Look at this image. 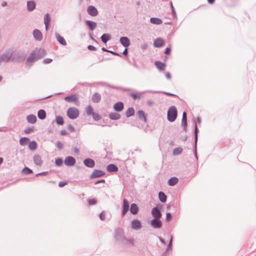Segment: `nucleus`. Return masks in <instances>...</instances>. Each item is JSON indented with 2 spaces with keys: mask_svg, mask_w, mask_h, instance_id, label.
I'll return each mask as SVG.
<instances>
[{
  "mask_svg": "<svg viewBox=\"0 0 256 256\" xmlns=\"http://www.w3.org/2000/svg\"><path fill=\"white\" fill-rule=\"evenodd\" d=\"M46 54V50L44 48H36L32 51L30 56L26 58V64L32 66V64L38 60L42 58Z\"/></svg>",
  "mask_w": 256,
  "mask_h": 256,
  "instance_id": "nucleus-1",
  "label": "nucleus"
},
{
  "mask_svg": "<svg viewBox=\"0 0 256 256\" xmlns=\"http://www.w3.org/2000/svg\"><path fill=\"white\" fill-rule=\"evenodd\" d=\"M115 238L118 241L123 244H132L130 240H128L124 235L123 230L120 228L115 231Z\"/></svg>",
  "mask_w": 256,
  "mask_h": 256,
  "instance_id": "nucleus-2",
  "label": "nucleus"
},
{
  "mask_svg": "<svg viewBox=\"0 0 256 256\" xmlns=\"http://www.w3.org/2000/svg\"><path fill=\"white\" fill-rule=\"evenodd\" d=\"M178 116V111L174 106H171L168 110L167 114L168 120L170 122H174Z\"/></svg>",
  "mask_w": 256,
  "mask_h": 256,
  "instance_id": "nucleus-3",
  "label": "nucleus"
},
{
  "mask_svg": "<svg viewBox=\"0 0 256 256\" xmlns=\"http://www.w3.org/2000/svg\"><path fill=\"white\" fill-rule=\"evenodd\" d=\"M78 110L74 107H70L67 110L68 116L72 120L76 118L79 116Z\"/></svg>",
  "mask_w": 256,
  "mask_h": 256,
  "instance_id": "nucleus-4",
  "label": "nucleus"
},
{
  "mask_svg": "<svg viewBox=\"0 0 256 256\" xmlns=\"http://www.w3.org/2000/svg\"><path fill=\"white\" fill-rule=\"evenodd\" d=\"M25 59V56L22 52H18L14 55H12V61L14 62H23Z\"/></svg>",
  "mask_w": 256,
  "mask_h": 256,
  "instance_id": "nucleus-5",
  "label": "nucleus"
},
{
  "mask_svg": "<svg viewBox=\"0 0 256 256\" xmlns=\"http://www.w3.org/2000/svg\"><path fill=\"white\" fill-rule=\"evenodd\" d=\"M198 129L196 124V122H194V155L196 158L198 159V156L196 154V146H197V142L198 139Z\"/></svg>",
  "mask_w": 256,
  "mask_h": 256,
  "instance_id": "nucleus-6",
  "label": "nucleus"
},
{
  "mask_svg": "<svg viewBox=\"0 0 256 256\" xmlns=\"http://www.w3.org/2000/svg\"><path fill=\"white\" fill-rule=\"evenodd\" d=\"M105 174V172L100 170H94L90 176V179L98 178Z\"/></svg>",
  "mask_w": 256,
  "mask_h": 256,
  "instance_id": "nucleus-7",
  "label": "nucleus"
},
{
  "mask_svg": "<svg viewBox=\"0 0 256 256\" xmlns=\"http://www.w3.org/2000/svg\"><path fill=\"white\" fill-rule=\"evenodd\" d=\"M88 14L92 16H96L98 14L97 8L94 6H89L87 8Z\"/></svg>",
  "mask_w": 256,
  "mask_h": 256,
  "instance_id": "nucleus-8",
  "label": "nucleus"
},
{
  "mask_svg": "<svg viewBox=\"0 0 256 256\" xmlns=\"http://www.w3.org/2000/svg\"><path fill=\"white\" fill-rule=\"evenodd\" d=\"M76 162V159L72 156H68L64 160V164L68 166H73Z\"/></svg>",
  "mask_w": 256,
  "mask_h": 256,
  "instance_id": "nucleus-9",
  "label": "nucleus"
},
{
  "mask_svg": "<svg viewBox=\"0 0 256 256\" xmlns=\"http://www.w3.org/2000/svg\"><path fill=\"white\" fill-rule=\"evenodd\" d=\"M131 227L134 230H139L142 228V224L138 219H134L131 222Z\"/></svg>",
  "mask_w": 256,
  "mask_h": 256,
  "instance_id": "nucleus-10",
  "label": "nucleus"
},
{
  "mask_svg": "<svg viewBox=\"0 0 256 256\" xmlns=\"http://www.w3.org/2000/svg\"><path fill=\"white\" fill-rule=\"evenodd\" d=\"M129 210V204L128 201L126 199H124L123 204L122 207V216H124L126 215Z\"/></svg>",
  "mask_w": 256,
  "mask_h": 256,
  "instance_id": "nucleus-11",
  "label": "nucleus"
},
{
  "mask_svg": "<svg viewBox=\"0 0 256 256\" xmlns=\"http://www.w3.org/2000/svg\"><path fill=\"white\" fill-rule=\"evenodd\" d=\"M84 165L90 168H92L95 166V162L94 160L90 158H86L83 161Z\"/></svg>",
  "mask_w": 256,
  "mask_h": 256,
  "instance_id": "nucleus-12",
  "label": "nucleus"
},
{
  "mask_svg": "<svg viewBox=\"0 0 256 256\" xmlns=\"http://www.w3.org/2000/svg\"><path fill=\"white\" fill-rule=\"evenodd\" d=\"M152 214L154 218L160 219L162 217L161 212L157 207H154L152 209Z\"/></svg>",
  "mask_w": 256,
  "mask_h": 256,
  "instance_id": "nucleus-13",
  "label": "nucleus"
},
{
  "mask_svg": "<svg viewBox=\"0 0 256 256\" xmlns=\"http://www.w3.org/2000/svg\"><path fill=\"white\" fill-rule=\"evenodd\" d=\"M151 226L154 228H159L162 227V224L160 219L153 218L151 220Z\"/></svg>",
  "mask_w": 256,
  "mask_h": 256,
  "instance_id": "nucleus-14",
  "label": "nucleus"
},
{
  "mask_svg": "<svg viewBox=\"0 0 256 256\" xmlns=\"http://www.w3.org/2000/svg\"><path fill=\"white\" fill-rule=\"evenodd\" d=\"M120 44L125 48H128L130 45V39L126 36H122L120 38Z\"/></svg>",
  "mask_w": 256,
  "mask_h": 256,
  "instance_id": "nucleus-15",
  "label": "nucleus"
},
{
  "mask_svg": "<svg viewBox=\"0 0 256 256\" xmlns=\"http://www.w3.org/2000/svg\"><path fill=\"white\" fill-rule=\"evenodd\" d=\"M33 36L34 38L38 41H40L42 38V34L41 32L37 29H35L33 31Z\"/></svg>",
  "mask_w": 256,
  "mask_h": 256,
  "instance_id": "nucleus-16",
  "label": "nucleus"
},
{
  "mask_svg": "<svg viewBox=\"0 0 256 256\" xmlns=\"http://www.w3.org/2000/svg\"><path fill=\"white\" fill-rule=\"evenodd\" d=\"M1 60L3 62H8L10 60H12V54L10 52H7L2 54L1 56Z\"/></svg>",
  "mask_w": 256,
  "mask_h": 256,
  "instance_id": "nucleus-17",
  "label": "nucleus"
},
{
  "mask_svg": "<svg viewBox=\"0 0 256 256\" xmlns=\"http://www.w3.org/2000/svg\"><path fill=\"white\" fill-rule=\"evenodd\" d=\"M86 24L88 27V29L90 30H94L96 28V23L90 20H86Z\"/></svg>",
  "mask_w": 256,
  "mask_h": 256,
  "instance_id": "nucleus-18",
  "label": "nucleus"
},
{
  "mask_svg": "<svg viewBox=\"0 0 256 256\" xmlns=\"http://www.w3.org/2000/svg\"><path fill=\"white\" fill-rule=\"evenodd\" d=\"M182 126L183 127L184 131L186 132L187 126V115L186 112H184L182 113Z\"/></svg>",
  "mask_w": 256,
  "mask_h": 256,
  "instance_id": "nucleus-19",
  "label": "nucleus"
},
{
  "mask_svg": "<svg viewBox=\"0 0 256 256\" xmlns=\"http://www.w3.org/2000/svg\"><path fill=\"white\" fill-rule=\"evenodd\" d=\"M78 97L76 94H72L64 98V100L68 102H74L78 100Z\"/></svg>",
  "mask_w": 256,
  "mask_h": 256,
  "instance_id": "nucleus-20",
  "label": "nucleus"
},
{
  "mask_svg": "<svg viewBox=\"0 0 256 256\" xmlns=\"http://www.w3.org/2000/svg\"><path fill=\"white\" fill-rule=\"evenodd\" d=\"M124 106L122 102H116L114 106V108L115 111L120 112L124 109Z\"/></svg>",
  "mask_w": 256,
  "mask_h": 256,
  "instance_id": "nucleus-21",
  "label": "nucleus"
},
{
  "mask_svg": "<svg viewBox=\"0 0 256 256\" xmlns=\"http://www.w3.org/2000/svg\"><path fill=\"white\" fill-rule=\"evenodd\" d=\"M50 20L51 18L50 14L48 13L46 14L44 16V23L46 30L48 29Z\"/></svg>",
  "mask_w": 256,
  "mask_h": 256,
  "instance_id": "nucleus-22",
  "label": "nucleus"
},
{
  "mask_svg": "<svg viewBox=\"0 0 256 256\" xmlns=\"http://www.w3.org/2000/svg\"><path fill=\"white\" fill-rule=\"evenodd\" d=\"M101 100V96L100 94L96 92H94L92 97V101L94 103H98L100 102Z\"/></svg>",
  "mask_w": 256,
  "mask_h": 256,
  "instance_id": "nucleus-23",
  "label": "nucleus"
},
{
  "mask_svg": "<svg viewBox=\"0 0 256 256\" xmlns=\"http://www.w3.org/2000/svg\"><path fill=\"white\" fill-rule=\"evenodd\" d=\"M33 160L34 164L38 166H41L42 164V161L39 154H35L33 157Z\"/></svg>",
  "mask_w": 256,
  "mask_h": 256,
  "instance_id": "nucleus-24",
  "label": "nucleus"
},
{
  "mask_svg": "<svg viewBox=\"0 0 256 256\" xmlns=\"http://www.w3.org/2000/svg\"><path fill=\"white\" fill-rule=\"evenodd\" d=\"M164 44V41L160 38H157L154 42V45L156 48H160Z\"/></svg>",
  "mask_w": 256,
  "mask_h": 256,
  "instance_id": "nucleus-25",
  "label": "nucleus"
},
{
  "mask_svg": "<svg viewBox=\"0 0 256 256\" xmlns=\"http://www.w3.org/2000/svg\"><path fill=\"white\" fill-rule=\"evenodd\" d=\"M118 170V166L114 164H110L106 167V170L108 172H116Z\"/></svg>",
  "mask_w": 256,
  "mask_h": 256,
  "instance_id": "nucleus-26",
  "label": "nucleus"
},
{
  "mask_svg": "<svg viewBox=\"0 0 256 256\" xmlns=\"http://www.w3.org/2000/svg\"><path fill=\"white\" fill-rule=\"evenodd\" d=\"M36 8V3L34 1H28L27 2V10L29 12H32Z\"/></svg>",
  "mask_w": 256,
  "mask_h": 256,
  "instance_id": "nucleus-27",
  "label": "nucleus"
},
{
  "mask_svg": "<svg viewBox=\"0 0 256 256\" xmlns=\"http://www.w3.org/2000/svg\"><path fill=\"white\" fill-rule=\"evenodd\" d=\"M138 114L140 120L144 121L145 122H146V114L142 110H139L138 112Z\"/></svg>",
  "mask_w": 256,
  "mask_h": 256,
  "instance_id": "nucleus-28",
  "label": "nucleus"
},
{
  "mask_svg": "<svg viewBox=\"0 0 256 256\" xmlns=\"http://www.w3.org/2000/svg\"><path fill=\"white\" fill-rule=\"evenodd\" d=\"M56 37L57 40L60 42V44L63 46L66 45V42L64 38L62 36H60L58 33H56Z\"/></svg>",
  "mask_w": 256,
  "mask_h": 256,
  "instance_id": "nucleus-29",
  "label": "nucleus"
},
{
  "mask_svg": "<svg viewBox=\"0 0 256 256\" xmlns=\"http://www.w3.org/2000/svg\"><path fill=\"white\" fill-rule=\"evenodd\" d=\"M46 112L44 110H40L38 112V116L39 119L43 120L46 118Z\"/></svg>",
  "mask_w": 256,
  "mask_h": 256,
  "instance_id": "nucleus-30",
  "label": "nucleus"
},
{
  "mask_svg": "<svg viewBox=\"0 0 256 256\" xmlns=\"http://www.w3.org/2000/svg\"><path fill=\"white\" fill-rule=\"evenodd\" d=\"M27 121L30 124H34L36 122L37 118L35 115L30 114L26 117Z\"/></svg>",
  "mask_w": 256,
  "mask_h": 256,
  "instance_id": "nucleus-31",
  "label": "nucleus"
},
{
  "mask_svg": "<svg viewBox=\"0 0 256 256\" xmlns=\"http://www.w3.org/2000/svg\"><path fill=\"white\" fill-rule=\"evenodd\" d=\"M138 208L136 204L133 203L131 204L130 208V211L132 214H136L138 213Z\"/></svg>",
  "mask_w": 256,
  "mask_h": 256,
  "instance_id": "nucleus-32",
  "label": "nucleus"
},
{
  "mask_svg": "<svg viewBox=\"0 0 256 256\" xmlns=\"http://www.w3.org/2000/svg\"><path fill=\"white\" fill-rule=\"evenodd\" d=\"M158 196L159 200L162 202L164 203L166 202L167 196L164 192H160Z\"/></svg>",
  "mask_w": 256,
  "mask_h": 256,
  "instance_id": "nucleus-33",
  "label": "nucleus"
},
{
  "mask_svg": "<svg viewBox=\"0 0 256 256\" xmlns=\"http://www.w3.org/2000/svg\"><path fill=\"white\" fill-rule=\"evenodd\" d=\"M178 182V179L176 177H172L168 180V184L170 186L176 185Z\"/></svg>",
  "mask_w": 256,
  "mask_h": 256,
  "instance_id": "nucleus-34",
  "label": "nucleus"
},
{
  "mask_svg": "<svg viewBox=\"0 0 256 256\" xmlns=\"http://www.w3.org/2000/svg\"><path fill=\"white\" fill-rule=\"evenodd\" d=\"M109 118L112 120H118L120 118V115L116 112H111L109 114Z\"/></svg>",
  "mask_w": 256,
  "mask_h": 256,
  "instance_id": "nucleus-35",
  "label": "nucleus"
},
{
  "mask_svg": "<svg viewBox=\"0 0 256 256\" xmlns=\"http://www.w3.org/2000/svg\"><path fill=\"white\" fill-rule=\"evenodd\" d=\"M102 41L106 44L111 38L110 36L108 34H104L101 36Z\"/></svg>",
  "mask_w": 256,
  "mask_h": 256,
  "instance_id": "nucleus-36",
  "label": "nucleus"
},
{
  "mask_svg": "<svg viewBox=\"0 0 256 256\" xmlns=\"http://www.w3.org/2000/svg\"><path fill=\"white\" fill-rule=\"evenodd\" d=\"M150 22L152 24H155L157 25L160 24L162 22V20L161 19L157 18H150Z\"/></svg>",
  "mask_w": 256,
  "mask_h": 256,
  "instance_id": "nucleus-37",
  "label": "nucleus"
},
{
  "mask_svg": "<svg viewBox=\"0 0 256 256\" xmlns=\"http://www.w3.org/2000/svg\"><path fill=\"white\" fill-rule=\"evenodd\" d=\"M134 114V108L132 107L128 108L126 112V116L127 118L132 116Z\"/></svg>",
  "mask_w": 256,
  "mask_h": 256,
  "instance_id": "nucleus-38",
  "label": "nucleus"
},
{
  "mask_svg": "<svg viewBox=\"0 0 256 256\" xmlns=\"http://www.w3.org/2000/svg\"><path fill=\"white\" fill-rule=\"evenodd\" d=\"M155 65L160 70H164L166 67V64L164 62H162L159 61H156L155 62Z\"/></svg>",
  "mask_w": 256,
  "mask_h": 256,
  "instance_id": "nucleus-39",
  "label": "nucleus"
},
{
  "mask_svg": "<svg viewBox=\"0 0 256 256\" xmlns=\"http://www.w3.org/2000/svg\"><path fill=\"white\" fill-rule=\"evenodd\" d=\"M38 147V144L35 140L30 142L28 144V148L31 150H35Z\"/></svg>",
  "mask_w": 256,
  "mask_h": 256,
  "instance_id": "nucleus-40",
  "label": "nucleus"
},
{
  "mask_svg": "<svg viewBox=\"0 0 256 256\" xmlns=\"http://www.w3.org/2000/svg\"><path fill=\"white\" fill-rule=\"evenodd\" d=\"M55 120L58 125L62 126L64 122L63 118L60 116H56Z\"/></svg>",
  "mask_w": 256,
  "mask_h": 256,
  "instance_id": "nucleus-41",
  "label": "nucleus"
},
{
  "mask_svg": "<svg viewBox=\"0 0 256 256\" xmlns=\"http://www.w3.org/2000/svg\"><path fill=\"white\" fill-rule=\"evenodd\" d=\"M30 141V139L26 137H22L20 140V144L21 146H25Z\"/></svg>",
  "mask_w": 256,
  "mask_h": 256,
  "instance_id": "nucleus-42",
  "label": "nucleus"
},
{
  "mask_svg": "<svg viewBox=\"0 0 256 256\" xmlns=\"http://www.w3.org/2000/svg\"><path fill=\"white\" fill-rule=\"evenodd\" d=\"M182 152V148L180 147L176 148L173 150V154L174 156L180 154Z\"/></svg>",
  "mask_w": 256,
  "mask_h": 256,
  "instance_id": "nucleus-43",
  "label": "nucleus"
},
{
  "mask_svg": "<svg viewBox=\"0 0 256 256\" xmlns=\"http://www.w3.org/2000/svg\"><path fill=\"white\" fill-rule=\"evenodd\" d=\"M22 172L24 174L28 175L32 174L33 172L32 170L26 166L22 169Z\"/></svg>",
  "mask_w": 256,
  "mask_h": 256,
  "instance_id": "nucleus-44",
  "label": "nucleus"
},
{
  "mask_svg": "<svg viewBox=\"0 0 256 256\" xmlns=\"http://www.w3.org/2000/svg\"><path fill=\"white\" fill-rule=\"evenodd\" d=\"M86 112L88 115L91 116L93 114L94 110L91 106H88L86 108Z\"/></svg>",
  "mask_w": 256,
  "mask_h": 256,
  "instance_id": "nucleus-45",
  "label": "nucleus"
},
{
  "mask_svg": "<svg viewBox=\"0 0 256 256\" xmlns=\"http://www.w3.org/2000/svg\"><path fill=\"white\" fill-rule=\"evenodd\" d=\"M34 126L32 127H28L24 130V132L26 134H29L32 132L34 130Z\"/></svg>",
  "mask_w": 256,
  "mask_h": 256,
  "instance_id": "nucleus-46",
  "label": "nucleus"
},
{
  "mask_svg": "<svg viewBox=\"0 0 256 256\" xmlns=\"http://www.w3.org/2000/svg\"><path fill=\"white\" fill-rule=\"evenodd\" d=\"M63 162V160L62 158H58L56 159L55 164L58 166H62Z\"/></svg>",
  "mask_w": 256,
  "mask_h": 256,
  "instance_id": "nucleus-47",
  "label": "nucleus"
},
{
  "mask_svg": "<svg viewBox=\"0 0 256 256\" xmlns=\"http://www.w3.org/2000/svg\"><path fill=\"white\" fill-rule=\"evenodd\" d=\"M170 8L172 9V15L174 18H176V13L173 6L172 2H170Z\"/></svg>",
  "mask_w": 256,
  "mask_h": 256,
  "instance_id": "nucleus-48",
  "label": "nucleus"
},
{
  "mask_svg": "<svg viewBox=\"0 0 256 256\" xmlns=\"http://www.w3.org/2000/svg\"><path fill=\"white\" fill-rule=\"evenodd\" d=\"M91 116H92V118L95 120H98L101 118L100 116L98 113L94 112Z\"/></svg>",
  "mask_w": 256,
  "mask_h": 256,
  "instance_id": "nucleus-49",
  "label": "nucleus"
},
{
  "mask_svg": "<svg viewBox=\"0 0 256 256\" xmlns=\"http://www.w3.org/2000/svg\"><path fill=\"white\" fill-rule=\"evenodd\" d=\"M56 146L57 147V148L60 150H62L64 148V145L62 144V143L60 142V141H58L56 143Z\"/></svg>",
  "mask_w": 256,
  "mask_h": 256,
  "instance_id": "nucleus-50",
  "label": "nucleus"
},
{
  "mask_svg": "<svg viewBox=\"0 0 256 256\" xmlns=\"http://www.w3.org/2000/svg\"><path fill=\"white\" fill-rule=\"evenodd\" d=\"M130 96L134 98V100H136L138 98H140V95H138L137 94L134 93L130 94Z\"/></svg>",
  "mask_w": 256,
  "mask_h": 256,
  "instance_id": "nucleus-51",
  "label": "nucleus"
},
{
  "mask_svg": "<svg viewBox=\"0 0 256 256\" xmlns=\"http://www.w3.org/2000/svg\"><path fill=\"white\" fill-rule=\"evenodd\" d=\"M88 203L90 205L95 204L96 203V200L95 198L88 200Z\"/></svg>",
  "mask_w": 256,
  "mask_h": 256,
  "instance_id": "nucleus-52",
  "label": "nucleus"
},
{
  "mask_svg": "<svg viewBox=\"0 0 256 256\" xmlns=\"http://www.w3.org/2000/svg\"><path fill=\"white\" fill-rule=\"evenodd\" d=\"M52 62V60L50 58H46L43 60V63L45 64H48Z\"/></svg>",
  "mask_w": 256,
  "mask_h": 256,
  "instance_id": "nucleus-53",
  "label": "nucleus"
},
{
  "mask_svg": "<svg viewBox=\"0 0 256 256\" xmlns=\"http://www.w3.org/2000/svg\"><path fill=\"white\" fill-rule=\"evenodd\" d=\"M100 218L102 220H104L106 219V214H105L104 212L102 211L100 214Z\"/></svg>",
  "mask_w": 256,
  "mask_h": 256,
  "instance_id": "nucleus-54",
  "label": "nucleus"
},
{
  "mask_svg": "<svg viewBox=\"0 0 256 256\" xmlns=\"http://www.w3.org/2000/svg\"><path fill=\"white\" fill-rule=\"evenodd\" d=\"M68 129L70 132H74L75 130L74 128L70 124L68 125Z\"/></svg>",
  "mask_w": 256,
  "mask_h": 256,
  "instance_id": "nucleus-55",
  "label": "nucleus"
},
{
  "mask_svg": "<svg viewBox=\"0 0 256 256\" xmlns=\"http://www.w3.org/2000/svg\"><path fill=\"white\" fill-rule=\"evenodd\" d=\"M48 173H49V172L48 171L44 172H42L38 173V174H36V176H46V175H47Z\"/></svg>",
  "mask_w": 256,
  "mask_h": 256,
  "instance_id": "nucleus-56",
  "label": "nucleus"
},
{
  "mask_svg": "<svg viewBox=\"0 0 256 256\" xmlns=\"http://www.w3.org/2000/svg\"><path fill=\"white\" fill-rule=\"evenodd\" d=\"M66 184H67V182H66L60 181L58 183V186L62 188Z\"/></svg>",
  "mask_w": 256,
  "mask_h": 256,
  "instance_id": "nucleus-57",
  "label": "nucleus"
},
{
  "mask_svg": "<svg viewBox=\"0 0 256 256\" xmlns=\"http://www.w3.org/2000/svg\"><path fill=\"white\" fill-rule=\"evenodd\" d=\"M172 216L170 212H167L166 214V220L169 221L171 220Z\"/></svg>",
  "mask_w": 256,
  "mask_h": 256,
  "instance_id": "nucleus-58",
  "label": "nucleus"
},
{
  "mask_svg": "<svg viewBox=\"0 0 256 256\" xmlns=\"http://www.w3.org/2000/svg\"><path fill=\"white\" fill-rule=\"evenodd\" d=\"M88 49L90 50H92V51H95L96 50V48L95 46H92V45L88 46Z\"/></svg>",
  "mask_w": 256,
  "mask_h": 256,
  "instance_id": "nucleus-59",
  "label": "nucleus"
},
{
  "mask_svg": "<svg viewBox=\"0 0 256 256\" xmlns=\"http://www.w3.org/2000/svg\"><path fill=\"white\" fill-rule=\"evenodd\" d=\"M171 52V48L170 47L166 48L164 51V54H166L168 55L170 54Z\"/></svg>",
  "mask_w": 256,
  "mask_h": 256,
  "instance_id": "nucleus-60",
  "label": "nucleus"
},
{
  "mask_svg": "<svg viewBox=\"0 0 256 256\" xmlns=\"http://www.w3.org/2000/svg\"><path fill=\"white\" fill-rule=\"evenodd\" d=\"M109 52L112 54H113L114 56H122L121 54H119V53H118L117 52H113L112 50H110Z\"/></svg>",
  "mask_w": 256,
  "mask_h": 256,
  "instance_id": "nucleus-61",
  "label": "nucleus"
},
{
  "mask_svg": "<svg viewBox=\"0 0 256 256\" xmlns=\"http://www.w3.org/2000/svg\"><path fill=\"white\" fill-rule=\"evenodd\" d=\"M172 237H171L170 238V242L168 244V248L166 249V252L164 253L163 254H165L167 252V250H168V249L171 246H172Z\"/></svg>",
  "mask_w": 256,
  "mask_h": 256,
  "instance_id": "nucleus-62",
  "label": "nucleus"
},
{
  "mask_svg": "<svg viewBox=\"0 0 256 256\" xmlns=\"http://www.w3.org/2000/svg\"><path fill=\"white\" fill-rule=\"evenodd\" d=\"M146 104L148 106H152L154 104V102L152 100H147Z\"/></svg>",
  "mask_w": 256,
  "mask_h": 256,
  "instance_id": "nucleus-63",
  "label": "nucleus"
},
{
  "mask_svg": "<svg viewBox=\"0 0 256 256\" xmlns=\"http://www.w3.org/2000/svg\"><path fill=\"white\" fill-rule=\"evenodd\" d=\"M105 182H106L105 180L102 179V180H98L94 184H98L99 183H104Z\"/></svg>",
  "mask_w": 256,
  "mask_h": 256,
  "instance_id": "nucleus-64",
  "label": "nucleus"
}]
</instances>
